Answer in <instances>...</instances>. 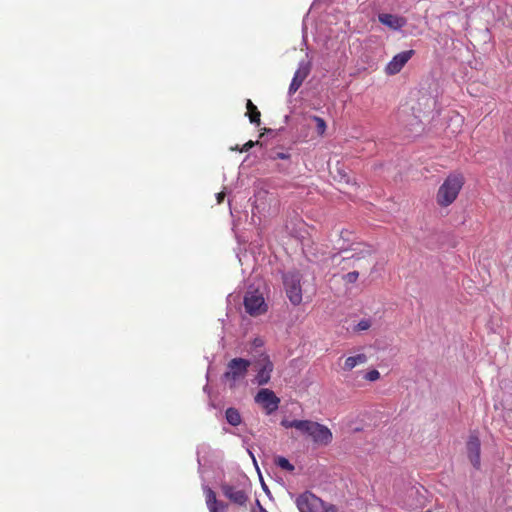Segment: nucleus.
I'll return each mask as SVG.
<instances>
[{
	"instance_id": "31",
	"label": "nucleus",
	"mask_w": 512,
	"mask_h": 512,
	"mask_svg": "<svg viewBox=\"0 0 512 512\" xmlns=\"http://www.w3.org/2000/svg\"><path fill=\"white\" fill-rule=\"evenodd\" d=\"M348 234H349V233H348V231H342V232H341V237H342L344 240H349V239L347 238V235H348Z\"/></svg>"
},
{
	"instance_id": "25",
	"label": "nucleus",
	"mask_w": 512,
	"mask_h": 512,
	"mask_svg": "<svg viewBox=\"0 0 512 512\" xmlns=\"http://www.w3.org/2000/svg\"><path fill=\"white\" fill-rule=\"evenodd\" d=\"M272 159H282V160H287L290 158V155L288 153H285V152H275L272 156H271Z\"/></svg>"
},
{
	"instance_id": "18",
	"label": "nucleus",
	"mask_w": 512,
	"mask_h": 512,
	"mask_svg": "<svg viewBox=\"0 0 512 512\" xmlns=\"http://www.w3.org/2000/svg\"><path fill=\"white\" fill-rule=\"evenodd\" d=\"M314 422L309 420H295L294 428L309 436L311 429L313 428Z\"/></svg>"
},
{
	"instance_id": "32",
	"label": "nucleus",
	"mask_w": 512,
	"mask_h": 512,
	"mask_svg": "<svg viewBox=\"0 0 512 512\" xmlns=\"http://www.w3.org/2000/svg\"><path fill=\"white\" fill-rule=\"evenodd\" d=\"M340 250H341V251H346L347 249H346V248H344L343 246H341V247H340Z\"/></svg>"
},
{
	"instance_id": "12",
	"label": "nucleus",
	"mask_w": 512,
	"mask_h": 512,
	"mask_svg": "<svg viewBox=\"0 0 512 512\" xmlns=\"http://www.w3.org/2000/svg\"><path fill=\"white\" fill-rule=\"evenodd\" d=\"M226 423H228L232 426H235V427L240 426V428H238L237 431H235V430L229 431V433H231V434L241 436V432H244L247 430L246 425L242 423L241 414L236 408L231 407V408L226 409ZM227 432H228V430L226 429V433Z\"/></svg>"
},
{
	"instance_id": "7",
	"label": "nucleus",
	"mask_w": 512,
	"mask_h": 512,
	"mask_svg": "<svg viewBox=\"0 0 512 512\" xmlns=\"http://www.w3.org/2000/svg\"><path fill=\"white\" fill-rule=\"evenodd\" d=\"M244 306L252 316L260 315L266 311V304L262 294L258 291L248 292L244 297Z\"/></svg>"
},
{
	"instance_id": "15",
	"label": "nucleus",
	"mask_w": 512,
	"mask_h": 512,
	"mask_svg": "<svg viewBox=\"0 0 512 512\" xmlns=\"http://www.w3.org/2000/svg\"><path fill=\"white\" fill-rule=\"evenodd\" d=\"M204 494L206 499V504L209 508L210 512H219V509L223 508L221 503L217 502L215 492L209 487L204 488Z\"/></svg>"
},
{
	"instance_id": "1",
	"label": "nucleus",
	"mask_w": 512,
	"mask_h": 512,
	"mask_svg": "<svg viewBox=\"0 0 512 512\" xmlns=\"http://www.w3.org/2000/svg\"><path fill=\"white\" fill-rule=\"evenodd\" d=\"M464 180L460 174H450L443 184L439 187L437 193V202L440 206H449L457 198Z\"/></svg>"
},
{
	"instance_id": "6",
	"label": "nucleus",
	"mask_w": 512,
	"mask_h": 512,
	"mask_svg": "<svg viewBox=\"0 0 512 512\" xmlns=\"http://www.w3.org/2000/svg\"><path fill=\"white\" fill-rule=\"evenodd\" d=\"M254 400L266 410L267 414H271L276 411L280 403V399L275 395V393L267 388L260 389Z\"/></svg>"
},
{
	"instance_id": "9",
	"label": "nucleus",
	"mask_w": 512,
	"mask_h": 512,
	"mask_svg": "<svg viewBox=\"0 0 512 512\" xmlns=\"http://www.w3.org/2000/svg\"><path fill=\"white\" fill-rule=\"evenodd\" d=\"M311 70L310 62L308 61H300L298 64V69L296 70L294 77L289 86L288 93L289 95H293L302 85L304 80L307 78Z\"/></svg>"
},
{
	"instance_id": "28",
	"label": "nucleus",
	"mask_w": 512,
	"mask_h": 512,
	"mask_svg": "<svg viewBox=\"0 0 512 512\" xmlns=\"http://www.w3.org/2000/svg\"><path fill=\"white\" fill-rule=\"evenodd\" d=\"M217 203L220 204L224 200V191H220L216 194Z\"/></svg>"
},
{
	"instance_id": "10",
	"label": "nucleus",
	"mask_w": 512,
	"mask_h": 512,
	"mask_svg": "<svg viewBox=\"0 0 512 512\" xmlns=\"http://www.w3.org/2000/svg\"><path fill=\"white\" fill-rule=\"evenodd\" d=\"M480 446H481V444H480V439L478 438V436L475 434H471L467 441L466 448H467L468 458H469L471 464L473 465V467L476 469H479L480 465H481Z\"/></svg>"
},
{
	"instance_id": "24",
	"label": "nucleus",
	"mask_w": 512,
	"mask_h": 512,
	"mask_svg": "<svg viewBox=\"0 0 512 512\" xmlns=\"http://www.w3.org/2000/svg\"><path fill=\"white\" fill-rule=\"evenodd\" d=\"M371 327V322L369 320H361L358 324H357V330L359 331H364V330H367Z\"/></svg>"
},
{
	"instance_id": "26",
	"label": "nucleus",
	"mask_w": 512,
	"mask_h": 512,
	"mask_svg": "<svg viewBox=\"0 0 512 512\" xmlns=\"http://www.w3.org/2000/svg\"><path fill=\"white\" fill-rule=\"evenodd\" d=\"M295 420L283 419L281 425L285 428H294Z\"/></svg>"
},
{
	"instance_id": "2",
	"label": "nucleus",
	"mask_w": 512,
	"mask_h": 512,
	"mask_svg": "<svg viewBox=\"0 0 512 512\" xmlns=\"http://www.w3.org/2000/svg\"><path fill=\"white\" fill-rule=\"evenodd\" d=\"M283 286L287 298L294 306L303 300L302 275L298 271H289L282 276Z\"/></svg>"
},
{
	"instance_id": "4",
	"label": "nucleus",
	"mask_w": 512,
	"mask_h": 512,
	"mask_svg": "<svg viewBox=\"0 0 512 512\" xmlns=\"http://www.w3.org/2000/svg\"><path fill=\"white\" fill-rule=\"evenodd\" d=\"M251 495V484L247 478H243L236 485H226V498L230 503L239 506L247 507V503L250 500Z\"/></svg>"
},
{
	"instance_id": "17",
	"label": "nucleus",
	"mask_w": 512,
	"mask_h": 512,
	"mask_svg": "<svg viewBox=\"0 0 512 512\" xmlns=\"http://www.w3.org/2000/svg\"><path fill=\"white\" fill-rule=\"evenodd\" d=\"M247 115H249L250 122L255 125L260 124V112L251 100H247Z\"/></svg>"
},
{
	"instance_id": "5",
	"label": "nucleus",
	"mask_w": 512,
	"mask_h": 512,
	"mask_svg": "<svg viewBox=\"0 0 512 512\" xmlns=\"http://www.w3.org/2000/svg\"><path fill=\"white\" fill-rule=\"evenodd\" d=\"M250 361L243 358H234L227 364L226 381L230 382V387L242 382L246 377Z\"/></svg>"
},
{
	"instance_id": "21",
	"label": "nucleus",
	"mask_w": 512,
	"mask_h": 512,
	"mask_svg": "<svg viewBox=\"0 0 512 512\" xmlns=\"http://www.w3.org/2000/svg\"><path fill=\"white\" fill-rule=\"evenodd\" d=\"M371 253H372V250L370 248H366V249H363V250H361L359 252L353 253L350 257L343 258V260H347V259H350V258H354L356 260H359V259L365 258L368 255H371Z\"/></svg>"
},
{
	"instance_id": "22",
	"label": "nucleus",
	"mask_w": 512,
	"mask_h": 512,
	"mask_svg": "<svg viewBox=\"0 0 512 512\" xmlns=\"http://www.w3.org/2000/svg\"><path fill=\"white\" fill-rule=\"evenodd\" d=\"M359 273L357 271H352L347 273L344 276V280L348 283H354L358 279Z\"/></svg>"
},
{
	"instance_id": "30",
	"label": "nucleus",
	"mask_w": 512,
	"mask_h": 512,
	"mask_svg": "<svg viewBox=\"0 0 512 512\" xmlns=\"http://www.w3.org/2000/svg\"><path fill=\"white\" fill-rule=\"evenodd\" d=\"M247 451H248L250 457L252 458L254 465L257 466V462H256V459H255L253 453L249 449ZM256 468L258 469V467H256Z\"/></svg>"
},
{
	"instance_id": "8",
	"label": "nucleus",
	"mask_w": 512,
	"mask_h": 512,
	"mask_svg": "<svg viewBox=\"0 0 512 512\" xmlns=\"http://www.w3.org/2000/svg\"><path fill=\"white\" fill-rule=\"evenodd\" d=\"M415 54L414 50H406L396 54L392 60L386 65L385 72L387 75H395L399 73L406 63Z\"/></svg>"
},
{
	"instance_id": "27",
	"label": "nucleus",
	"mask_w": 512,
	"mask_h": 512,
	"mask_svg": "<svg viewBox=\"0 0 512 512\" xmlns=\"http://www.w3.org/2000/svg\"><path fill=\"white\" fill-rule=\"evenodd\" d=\"M265 194L266 192L264 191H258L257 194L255 195V202L258 203L264 197ZM258 205L259 204H257V206Z\"/></svg>"
},
{
	"instance_id": "3",
	"label": "nucleus",
	"mask_w": 512,
	"mask_h": 512,
	"mask_svg": "<svg viewBox=\"0 0 512 512\" xmlns=\"http://www.w3.org/2000/svg\"><path fill=\"white\" fill-rule=\"evenodd\" d=\"M300 512H338L335 505L329 504L310 492L301 494L296 499Z\"/></svg>"
},
{
	"instance_id": "16",
	"label": "nucleus",
	"mask_w": 512,
	"mask_h": 512,
	"mask_svg": "<svg viewBox=\"0 0 512 512\" xmlns=\"http://www.w3.org/2000/svg\"><path fill=\"white\" fill-rule=\"evenodd\" d=\"M368 358L365 354H358L356 356H350L345 360L343 369L345 371H351L357 365L365 364Z\"/></svg>"
},
{
	"instance_id": "23",
	"label": "nucleus",
	"mask_w": 512,
	"mask_h": 512,
	"mask_svg": "<svg viewBox=\"0 0 512 512\" xmlns=\"http://www.w3.org/2000/svg\"><path fill=\"white\" fill-rule=\"evenodd\" d=\"M379 378H380V373H379V371H377L375 369L367 372L365 375V379H367L368 381H376Z\"/></svg>"
},
{
	"instance_id": "14",
	"label": "nucleus",
	"mask_w": 512,
	"mask_h": 512,
	"mask_svg": "<svg viewBox=\"0 0 512 512\" xmlns=\"http://www.w3.org/2000/svg\"><path fill=\"white\" fill-rule=\"evenodd\" d=\"M272 370L273 364L267 360L263 367L258 371L255 377V382L260 386L267 384L270 380Z\"/></svg>"
},
{
	"instance_id": "19",
	"label": "nucleus",
	"mask_w": 512,
	"mask_h": 512,
	"mask_svg": "<svg viewBox=\"0 0 512 512\" xmlns=\"http://www.w3.org/2000/svg\"><path fill=\"white\" fill-rule=\"evenodd\" d=\"M278 467L286 471H293L294 466L285 457L279 456L275 460Z\"/></svg>"
},
{
	"instance_id": "29",
	"label": "nucleus",
	"mask_w": 512,
	"mask_h": 512,
	"mask_svg": "<svg viewBox=\"0 0 512 512\" xmlns=\"http://www.w3.org/2000/svg\"><path fill=\"white\" fill-rule=\"evenodd\" d=\"M255 143L253 141H249L244 145V150L247 151L250 147H252Z\"/></svg>"
},
{
	"instance_id": "13",
	"label": "nucleus",
	"mask_w": 512,
	"mask_h": 512,
	"mask_svg": "<svg viewBox=\"0 0 512 512\" xmlns=\"http://www.w3.org/2000/svg\"><path fill=\"white\" fill-rule=\"evenodd\" d=\"M378 20L381 24L387 26L388 28L394 31L400 30L407 23L404 17L390 13H380L378 15Z\"/></svg>"
},
{
	"instance_id": "20",
	"label": "nucleus",
	"mask_w": 512,
	"mask_h": 512,
	"mask_svg": "<svg viewBox=\"0 0 512 512\" xmlns=\"http://www.w3.org/2000/svg\"><path fill=\"white\" fill-rule=\"evenodd\" d=\"M312 120L316 124V129H317L318 134H320V135L324 134V132L326 130V123H325L324 119H322L318 116H312Z\"/></svg>"
},
{
	"instance_id": "11",
	"label": "nucleus",
	"mask_w": 512,
	"mask_h": 512,
	"mask_svg": "<svg viewBox=\"0 0 512 512\" xmlns=\"http://www.w3.org/2000/svg\"><path fill=\"white\" fill-rule=\"evenodd\" d=\"M309 436L319 445H328L332 441V432L330 429L317 422H314Z\"/></svg>"
}]
</instances>
